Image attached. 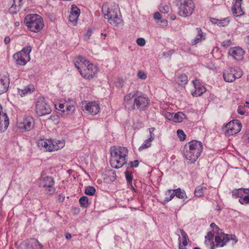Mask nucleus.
<instances>
[{"label": "nucleus", "mask_w": 249, "mask_h": 249, "mask_svg": "<svg viewBox=\"0 0 249 249\" xmlns=\"http://www.w3.org/2000/svg\"><path fill=\"white\" fill-rule=\"evenodd\" d=\"M226 129L225 133L228 136H231L238 133L242 128L241 123L237 120L231 121L225 126Z\"/></svg>", "instance_id": "nucleus-14"}, {"label": "nucleus", "mask_w": 249, "mask_h": 249, "mask_svg": "<svg viewBox=\"0 0 249 249\" xmlns=\"http://www.w3.org/2000/svg\"><path fill=\"white\" fill-rule=\"evenodd\" d=\"M155 130V128L154 127H151L149 128V132L150 133V136L148 138L149 140L151 141L152 142L155 139V134L154 133V132Z\"/></svg>", "instance_id": "nucleus-43"}, {"label": "nucleus", "mask_w": 249, "mask_h": 249, "mask_svg": "<svg viewBox=\"0 0 249 249\" xmlns=\"http://www.w3.org/2000/svg\"><path fill=\"white\" fill-rule=\"evenodd\" d=\"M211 227L212 228L215 227V229H216V230H217V232L218 231V229H219L214 223H211Z\"/></svg>", "instance_id": "nucleus-57"}, {"label": "nucleus", "mask_w": 249, "mask_h": 249, "mask_svg": "<svg viewBox=\"0 0 249 249\" xmlns=\"http://www.w3.org/2000/svg\"><path fill=\"white\" fill-rule=\"evenodd\" d=\"M136 42L140 46H144L146 43L145 40L143 38H138L136 40Z\"/></svg>", "instance_id": "nucleus-46"}, {"label": "nucleus", "mask_w": 249, "mask_h": 249, "mask_svg": "<svg viewBox=\"0 0 249 249\" xmlns=\"http://www.w3.org/2000/svg\"><path fill=\"white\" fill-rule=\"evenodd\" d=\"M213 235L210 232L205 236V244L211 249H215V244L213 241Z\"/></svg>", "instance_id": "nucleus-28"}, {"label": "nucleus", "mask_w": 249, "mask_h": 249, "mask_svg": "<svg viewBox=\"0 0 249 249\" xmlns=\"http://www.w3.org/2000/svg\"><path fill=\"white\" fill-rule=\"evenodd\" d=\"M125 178L126 181L129 185H130L133 189L134 190V188L132 185V180H133V174L131 171H126L124 172Z\"/></svg>", "instance_id": "nucleus-35"}, {"label": "nucleus", "mask_w": 249, "mask_h": 249, "mask_svg": "<svg viewBox=\"0 0 249 249\" xmlns=\"http://www.w3.org/2000/svg\"><path fill=\"white\" fill-rule=\"evenodd\" d=\"M39 147L43 148L46 151H53L62 148L65 145L64 141H55L52 139H41L38 142Z\"/></svg>", "instance_id": "nucleus-8"}, {"label": "nucleus", "mask_w": 249, "mask_h": 249, "mask_svg": "<svg viewBox=\"0 0 249 249\" xmlns=\"http://www.w3.org/2000/svg\"><path fill=\"white\" fill-rule=\"evenodd\" d=\"M187 145L188 148L194 152L196 155H200L203 149V145L200 142L192 141Z\"/></svg>", "instance_id": "nucleus-18"}, {"label": "nucleus", "mask_w": 249, "mask_h": 249, "mask_svg": "<svg viewBox=\"0 0 249 249\" xmlns=\"http://www.w3.org/2000/svg\"><path fill=\"white\" fill-rule=\"evenodd\" d=\"M243 0H233V3H238V4H242V1Z\"/></svg>", "instance_id": "nucleus-58"}, {"label": "nucleus", "mask_w": 249, "mask_h": 249, "mask_svg": "<svg viewBox=\"0 0 249 249\" xmlns=\"http://www.w3.org/2000/svg\"><path fill=\"white\" fill-rule=\"evenodd\" d=\"M24 21L27 28L32 32L37 33L44 27L43 18L37 14L27 15Z\"/></svg>", "instance_id": "nucleus-5"}, {"label": "nucleus", "mask_w": 249, "mask_h": 249, "mask_svg": "<svg viewBox=\"0 0 249 249\" xmlns=\"http://www.w3.org/2000/svg\"><path fill=\"white\" fill-rule=\"evenodd\" d=\"M137 76L139 79L144 80L147 77L146 74L143 71H139L138 72Z\"/></svg>", "instance_id": "nucleus-44"}, {"label": "nucleus", "mask_w": 249, "mask_h": 249, "mask_svg": "<svg viewBox=\"0 0 249 249\" xmlns=\"http://www.w3.org/2000/svg\"><path fill=\"white\" fill-rule=\"evenodd\" d=\"M29 244H30V242L27 245V246H26L27 249H34L33 246H28V245Z\"/></svg>", "instance_id": "nucleus-60"}, {"label": "nucleus", "mask_w": 249, "mask_h": 249, "mask_svg": "<svg viewBox=\"0 0 249 249\" xmlns=\"http://www.w3.org/2000/svg\"><path fill=\"white\" fill-rule=\"evenodd\" d=\"M177 134L181 141H184L185 139L186 135L182 130H178Z\"/></svg>", "instance_id": "nucleus-42"}, {"label": "nucleus", "mask_w": 249, "mask_h": 249, "mask_svg": "<svg viewBox=\"0 0 249 249\" xmlns=\"http://www.w3.org/2000/svg\"><path fill=\"white\" fill-rule=\"evenodd\" d=\"M206 189V187L203 184L197 187L194 191L195 196L196 197H201L204 195V190Z\"/></svg>", "instance_id": "nucleus-31"}, {"label": "nucleus", "mask_w": 249, "mask_h": 249, "mask_svg": "<svg viewBox=\"0 0 249 249\" xmlns=\"http://www.w3.org/2000/svg\"><path fill=\"white\" fill-rule=\"evenodd\" d=\"M54 184V180L52 177H42L39 179V186L43 188L47 193L49 195L53 194L55 191Z\"/></svg>", "instance_id": "nucleus-10"}, {"label": "nucleus", "mask_w": 249, "mask_h": 249, "mask_svg": "<svg viewBox=\"0 0 249 249\" xmlns=\"http://www.w3.org/2000/svg\"><path fill=\"white\" fill-rule=\"evenodd\" d=\"M224 80L227 82H232L236 79L242 76V71L239 69L229 68L226 70L223 74Z\"/></svg>", "instance_id": "nucleus-13"}, {"label": "nucleus", "mask_w": 249, "mask_h": 249, "mask_svg": "<svg viewBox=\"0 0 249 249\" xmlns=\"http://www.w3.org/2000/svg\"><path fill=\"white\" fill-rule=\"evenodd\" d=\"M154 18L155 19H160L161 18V15L159 12H156L154 15Z\"/></svg>", "instance_id": "nucleus-53"}, {"label": "nucleus", "mask_w": 249, "mask_h": 249, "mask_svg": "<svg viewBox=\"0 0 249 249\" xmlns=\"http://www.w3.org/2000/svg\"><path fill=\"white\" fill-rule=\"evenodd\" d=\"M174 192L176 193V196L180 199L187 198V195L185 192L183 190H181L178 188L177 189H174Z\"/></svg>", "instance_id": "nucleus-33"}, {"label": "nucleus", "mask_w": 249, "mask_h": 249, "mask_svg": "<svg viewBox=\"0 0 249 249\" xmlns=\"http://www.w3.org/2000/svg\"><path fill=\"white\" fill-rule=\"evenodd\" d=\"M13 3L9 8V11L12 14H16L19 11L24 4V0H13Z\"/></svg>", "instance_id": "nucleus-24"}, {"label": "nucleus", "mask_w": 249, "mask_h": 249, "mask_svg": "<svg viewBox=\"0 0 249 249\" xmlns=\"http://www.w3.org/2000/svg\"><path fill=\"white\" fill-rule=\"evenodd\" d=\"M174 53L175 51L174 50H170L167 52H163V55L164 56L167 55L168 56H171Z\"/></svg>", "instance_id": "nucleus-50"}, {"label": "nucleus", "mask_w": 249, "mask_h": 249, "mask_svg": "<svg viewBox=\"0 0 249 249\" xmlns=\"http://www.w3.org/2000/svg\"><path fill=\"white\" fill-rule=\"evenodd\" d=\"M59 107L60 109H63L64 108V105L63 104H60L59 105Z\"/></svg>", "instance_id": "nucleus-61"}, {"label": "nucleus", "mask_w": 249, "mask_h": 249, "mask_svg": "<svg viewBox=\"0 0 249 249\" xmlns=\"http://www.w3.org/2000/svg\"><path fill=\"white\" fill-rule=\"evenodd\" d=\"M33 246L34 249H42L43 246L39 242L38 240L36 239H32L30 242L28 246Z\"/></svg>", "instance_id": "nucleus-37"}, {"label": "nucleus", "mask_w": 249, "mask_h": 249, "mask_svg": "<svg viewBox=\"0 0 249 249\" xmlns=\"http://www.w3.org/2000/svg\"><path fill=\"white\" fill-rule=\"evenodd\" d=\"M10 79L8 76H3L0 79V94L6 92L9 88Z\"/></svg>", "instance_id": "nucleus-25"}, {"label": "nucleus", "mask_w": 249, "mask_h": 249, "mask_svg": "<svg viewBox=\"0 0 249 249\" xmlns=\"http://www.w3.org/2000/svg\"><path fill=\"white\" fill-rule=\"evenodd\" d=\"M82 108L83 111H86L89 114L95 115L99 112L100 106L95 102L84 101L82 102Z\"/></svg>", "instance_id": "nucleus-15"}, {"label": "nucleus", "mask_w": 249, "mask_h": 249, "mask_svg": "<svg viewBox=\"0 0 249 249\" xmlns=\"http://www.w3.org/2000/svg\"><path fill=\"white\" fill-rule=\"evenodd\" d=\"M244 41L249 44V35H248L245 38H244Z\"/></svg>", "instance_id": "nucleus-56"}, {"label": "nucleus", "mask_w": 249, "mask_h": 249, "mask_svg": "<svg viewBox=\"0 0 249 249\" xmlns=\"http://www.w3.org/2000/svg\"><path fill=\"white\" fill-rule=\"evenodd\" d=\"M34 119L31 117L25 118L22 122L18 124V128L24 131L31 130L34 127Z\"/></svg>", "instance_id": "nucleus-16"}, {"label": "nucleus", "mask_w": 249, "mask_h": 249, "mask_svg": "<svg viewBox=\"0 0 249 249\" xmlns=\"http://www.w3.org/2000/svg\"><path fill=\"white\" fill-rule=\"evenodd\" d=\"M231 44L230 40H227L222 42V46L223 47H229Z\"/></svg>", "instance_id": "nucleus-51"}, {"label": "nucleus", "mask_w": 249, "mask_h": 249, "mask_svg": "<svg viewBox=\"0 0 249 249\" xmlns=\"http://www.w3.org/2000/svg\"><path fill=\"white\" fill-rule=\"evenodd\" d=\"M196 35L195 38L192 41V44L194 45L201 42L205 40L206 34L203 33L200 28H196Z\"/></svg>", "instance_id": "nucleus-23"}, {"label": "nucleus", "mask_w": 249, "mask_h": 249, "mask_svg": "<svg viewBox=\"0 0 249 249\" xmlns=\"http://www.w3.org/2000/svg\"><path fill=\"white\" fill-rule=\"evenodd\" d=\"M212 21L214 24H216L220 26L224 27L227 26L229 24L230 22V19L228 18H224L222 19L213 18Z\"/></svg>", "instance_id": "nucleus-30"}, {"label": "nucleus", "mask_w": 249, "mask_h": 249, "mask_svg": "<svg viewBox=\"0 0 249 249\" xmlns=\"http://www.w3.org/2000/svg\"><path fill=\"white\" fill-rule=\"evenodd\" d=\"M92 31L91 30H89L87 33L85 34V38L88 40L90 36L92 34Z\"/></svg>", "instance_id": "nucleus-52"}, {"label": "nucleus", "mask_w": 249, "mask_h": 249, "mask_svg": "<svg viewBox=\"0 0 249 249\" xmlns=\"http://www.w3.org/2000/svg\"><path fill=\"white\" fill-rule=\"evenodd\" d=\"M232 196L239 198V202L242 205L249 204V188H239L232 191Z\"/></svg>", "instance_id": "nucleus-11"}, {"label": "nucleus", "mask_w": 249, "mask_h": 249, "mask_svg": "<svg viewBox=\"0 0 249 249\" xmlns=\"http://www.w3.org/2000/svg\"><path fill=\"white\" fill-rule=\"evenodd\" d=\"M193 83L195 88V90L192 91L193 96H200L206 91V88L197 80L193 81Z\"/></svg>", "instance_id": "nucleus-20"}, {"label": "nucleus", "mask_w": 249, "mask_h": 249, "mask_svg": "<svg viewBox=\"0 0 249 249\" xmlns=\"http://www.w3.org/2000/svg\"><path fill=\"white\" fill-rule=\"evenodd\" d=\"M139 161L138 160H135L133 161H130L129 162V168H134L137 167L139 166ZM129 168V167H127V169Z\"/></svg>", "instance_id": "nucleus-45"}, {"label": "nucleus", "mask_w": 249, "mask_h": 249, "mask_svg": "<svg viewBox=\"0 0 249 249\" xmlns=\"http://www.w3.org/2000/svg\"><path fill=\"white\" fill-rule=\"evenodd\" d=\"M176 3L180 17L186 18L193 14L196 6L193 0H176Z\"/></svg>", "instance_id": "nucleus-6"}, {"label": "nucleus", "mask_w": 249, "mask_h": 249, "mask_svg": "<svg viewBox=\"0 0 249 249\" xmlns=\"http://www.w3.org/2000/svg\"><path fill=\"white\" fill-rule=\"evenodd\" d=\"M102 12L104 18L113 26H119L123 21L119 15V8L117 4L112 2H107L102 6Z\"/></svg>", "instance_id": "nucleus-2"}, {"label": "nucleus", "mask_w": 249, "mask_h": 249, "mask_svg": "<svg viewBox=\"0 0 249 249\" xmlns=\"http://www.w3.org/2000/svg\"><path fill=\"white\" fill-rule=\"evenodd\" d=\"M80 14V9L75 5H72L71 6V12L69 16L70 21L75 24L77 23Z\"/></svg>", "instance_id": "nucleus-22"}, {"label": "nucleus", "mask_w": 249, "mask_h": 249, "mask_svg": "<svg viewBox=\"0 0 249 249\" xmlns=\"http://www.w3.org/2000/svg\"><path fill=\"white\" fill-rule=\"evenodd\" d=\"M152 141L148 139L145 140L141 146L139 148V151H142L143 149L147 148L151 146Z\"/></svg>", "instance_id": "nucleus-40"}, {"label": "nucleus", "mask_w": 249, "mask_h": 249, "mask_svg": "<svg viewBox=\"0 0 249 249\" xmlns=\"http://www.w3.org/2000/svg\"><path fill=\"white\" fill-rule=\"evenodd\" d=\"M74 65L81 75L85 79L93 78L98 71L97 67L82 56H79L74 60Z\"/></svg>", "instance_id": "nucleus-4"}, {"label": "nucleus", "mask_w": 249, "mask_h": 249, "mask_svg": "<svg viewBox=\"0 0 249 249\" xmlns=\"http://www.w3.org/2000/svg\"><path fill=\"white\" fill-rule=\"evenodd\" d=\"M238 113L240 115H244L246 113V110L243 106H240L238 107L237 109Z\"/></svg>", "instance_id": "nucleus-48"}, {"label": "nucleus", "mask_w": 249, "mask_h": 249, "mask_svg": "<svg viewBox=\"0 0 249 249\" xmlns=\"http://www.w3.org/2000/svg\"><path fill=\"white\" fill-rule=\"evenodd\" d=\"M178 83L180 86L185 85L188 83V77L185 74H181L178 77Z\"/></svg>", "instance_id": "nucleus-38"}, {"label": "nucleus", "mask_w": 249, "mask_h": 249, "mask_svg": "<svg viewBox=\"0 0 249 249\" xmlns=\"http://www.w3.org/2000/svg\"><path fill=\"white\" fill-rule=\"evenodd\" d=\"M32 50V47L29 45L15 53L13 57L16 64L20 66H25L31 60L30 54Z\"/></svg>", "instance_id": "nucleus-7"}, {"label": "nucleus", "mask_w": 249, "mask_h": 249, "mask_svg": "<svg viewBox=\"0 0 249 249\" xmlns=\"http://www.w3.org/2000/svg\"><path fill=\"white\" fill-rule=\"evenodd\" d=\"M159 10L160 12L166 14L169 12L170 7L166 4H161L159 7Z\"/></svg>", "instance_id": "nucleus-41"}, {"label": "nucleus", "mask_w": 249, "mask_h": 249, "mask_svg": "<svg viewBox=\"0 0 249 249\" xmlns=\"http://www.w3.org/2000/svg\"><path fill=\"white\" fill-rule=\"evenodd\" d=\"M4 43L8 44L10 42V38L9 36H6L4 40Z\"/></svg>", "instance_id": "nucleus-55"}, {"label": "nucleus", "mask_w": 249, "mask_h": 249, "mask_svg": "<svg viewBox=\"0 0 249 249\" xmlns=\"http://www.w3.org/2000/svg\"><path fill=\"white\" fill-rule=\"evenodd\" d=\"M161 22L163 25H166L167 24V21L166 20H163L161 21Z\"/></svg>", "instance_id": "nucleus-62"}, {"label": "nucleus", "mask_w": 249, "mask_h": 249, "mask_svg": "<svg viewBox=\"0 0 249 249\" xmlns=\"http://www.w3.org/2000/svg\"><path fill=\"white\" fill-rule=\"evenodd\" d=\"M95 188L94 187L90 186L87 187L85 190V193L87 195L91 196H93L95 194Z\"/></svg>", "instance_id": "nucleus-39"}, {"label": "nucleus", "mask_w": 249, "mask_h": 249, "mask_svg": "<svg viewBox=\"0 0 249 249\" xmlns=\"http://www.w3.org/2000/svg\"><path fill=\"white\" fill-rule=\"evenodd\" d=\"M9 118L5 112L3 111V108L0 104V130L4 131L9 125Z\"/></svg>", "instance_id": "nucleus-19"}, {"label": "nucleus", "mask_w": 249, "mask_h": 249, "mask_svg": "<svg viewBox=\"0 0 249 249\" xmlns=\"http://www.w3.org/2000/svg\"><path fill=\"white\" fill-rule=\"evenodd\" d=\"M79 201L81 206L83 208H87L90 204L89 201L88 197L86 196L81 197L79 200Z\"/></svg>", "instance_id": "nucleus-36"}, {"label": "nucleus", "mask_w": 249, "mask_h": 249, "mask_svg": "<svg viewBox=\"0 0 249 249\" xmlns=\"http://www.w3.org/2000/svg\"><path fill=\"white\" fill-rule=\"evenodd\" d=\"M185 118V115L181 112H178L174 114L173 120L176 123H180Z\"/></svg>", "instance_id": "nucleus-34"}, {"label": "nucleus", "mask_w": 249, "mask_h": 249, "mask_svg": "<svg viewBox=\"0 0 249 249\" xmlns=\"http://www.w3.org/2000/svg\"><path fill=\"white\" fill-rule=\"evenodd\" d=\"M176 18V16L175 15H172L171 16V19L172 20H175Z\"/></svg>", "instance_id": "nucleus-63"}, {"label": "nucleus", "mask_w": 249, "mask_h": 249, "mask_svg": "<svg viewBox=\"0 0 249 249\" xmlns=\"http://www.w3.org/2000/svg\"><path fill=\"white\" fill-rule=\"evenodd\" d=\"M174 190L169 189L165 192L166 197L164 199V203H167L171 201L176 196Z\"/></svg>", "instance_id": "nucleus-32"}, {"label": "nucleus", "mask_w": 249, "mask_h": 249, "mask_svg": "<svg viewBox=\"0 0 249 249\" xmlns=\"http://www.w3.org/2000/svg\"><path fill=\"white\" fill-rule=\"evenodd\" d=\"M185 148L186 150L184 151L183 155L188 160V162L189 163H194L200 156L196 155L194 152L188 148L187 144L185 145Z\"/></svg>", "instance_id": "nucleus-21"}, {"label": "nucleus", "mask_w": 249, "mask_h": 249, "mask_svg": "<svg viewBox=\"0 0 249 249\" xmlns=\"http://www.w3.org/2000/svg\"><path fill=\"white\" fill-rule=\"evenodd\" d=\"M150 100L145 93L134 90L126 94L124 97L123 105L128 111L137 109L146 110L149 107Z\"/></svg>", "instance_id": "nucleus-1"}, {"label": "nucleus", "mask_w": 249, "mask_h": 249, "mask_svg": "<svg viewBox=\"0 0 249 249\" xmlns=\"http://www.w3.org/2000/svg\"><path fill=\"white\" fill-rule=\"evenodd\" d=\"M232 14L236 17L242 16L244 14V12L241 8V4L233 3L231 7Z\"/></svg>", "instance_id": "nucleus-27"}, {"label": "nucleus", "mask_w": 249, "mask_h": 249, "mask_svg": "<svg viewBox=\"0 0 249 249\" xmlns=\"http://www.w3.org/2000/svg\"><path fill=\"white\" fill-rule=\"evenodd\" d=\"M245 52L241 47H235L231 48L229 51V54L235 60L240 61L243 59Z\"/></svg>", "instance_id": "nucleus-17"}, {"label": "nucleus", "mask_w": 249, "mask_h": 249, "mask_svg": "<svg viewBox=\"0 0 249 249\" xmlns=\"http://www.w3.org/2000/svg\"><path fill=\"white\" fill-rule=\"evenodd\" d=\"M110 165L113 168L118 169L126 163L128 150L123 146H113L110 148Z\"/></svg>", "instance_id": "nucleus-3"}, {"label": "nucleus", "mask_w": 249, "mask_h": 249, "mask_svg": "<svg viewBox=\"0 0 249 249\" xmlns=\"http://www.w3.org/2000/svg\"><path fill=\"white\" fill-rule=\"evenodd\" d=\"M75 110V107L74 106L70 105L66 107V110L70 111L69 113L72 114Z\"/></svg>", "instance_id": "nucleus-49"}, {"label": "nucleus", "mask_w": 249, "mask_h": 249, "mask_svg": "<svg viewBox=\"0 0 249 249\" xmlns=\"http://www.w3.org/2000/svg\"><path fill=\"white\" fill-rule=\"evenodd\" d=\"M181 234L182 237V241H181L180 237L178 238L179 240V249H187L186 246L188 245L187 238L188 236L185 232L183 230H180Z\"/></svg>", "instance_id": "nucleus-26"}, {"label": "nucleus", "mask_w": 249, "mask_h": 249, "mask_svg": "<svg viewBox=\"0 0 249 249\" xmlns=\"http://www.w3.org/2000/svg\"><path fill=\"white\" fill-rule=\"evenodd\" d=\"M49 119L52 120L55 124H57L59 122V117L57 115H51Z\"/></svg>", "instance_id": "nucleus-47"}, {"label": "nucleus", "mask_w": 249, "mask_h": 249, "mask_svg": "<svg viewBox=\"0 0 249 249\" xmlns=\"http://www.w3.org/2000/svg\"><path fill=\"white\" fill-rule=\"evenodd\" d=\"M35 90L34 86L33 85H29L25 87L23 89H18V93L21 96L31 93Z\"/></svg>", "instance_id": "nucleus-29"}, {"label": "nucleus", "mask_w": 249, "mask_h": 249, "mask_svg": "<svg viewBox=\"0 0 249 249\" xmlns=\"http://www.w3.org/2000/svg\"><path fill=\"white\" fill-rule=\"evenodd\" d=\"M71 235L70 233H67L66 234V238L67 239H70L71 238Z\"/></svg>", "instance_id": "nucleus-59"}, {"label": "nucleus", "mask_w": 249, "mask_h": 249, "mask_svg": "<svg viewBox=\"0 0 249 249\" xmlns=\"http://www.w3.org/2000/svg\"><path fill=\"white\" fill-rule=\"evenodd\" d=\"M194 249H200V248H199L198 247H195V248H194Z\"/></svg>", "instance_id": "nucleus-64"}, {"label": "nucleus", "mask_w": 249, "mask_h": 249, "mask_svg": "<svg viewBox=\"0 0 249 249\" xmlns=\"http://www.w3.org/2000/svg\"><path fill=\"white\" fill-rule=\"evenodd\" d=\"M65 199V196L62 194H60L58 196L57 200L59 201V202H63L64 200Z\"/></svg>", "instance_id": "nucleus-54"}, {"label": "nucleus", "mask_w": 249, "mask_h": 249, "mask_svg": "<svg viewBox=\"0 0 249 249\" xmlns=\"http://www.w3.org/2000/svg\"><path fill=\"white\" fill-rule=\"evenodd\" d=\"M235 235L226 234L222 232L220 229H218V231L215 236V247H222L230 240L232 239L237 241Z\"/></svg>", "instance_id": "nucleus-12"}, {"label": "nucleus", "mask_w": 249, "mask_h": 249, "mask_svg": "<svg viewBox=\"0 0 249 249\" xmlns=\"http://www.w3.org/2000/svg\"><path fill=\"white\" fill-rule=\"evenodd\" d=\"M36 111L39 116H43L51 113L50 106L46 102L43 97H39L36 102Z\"/></svg>", "instance_id": "nucleus-9"}]
</instances>
